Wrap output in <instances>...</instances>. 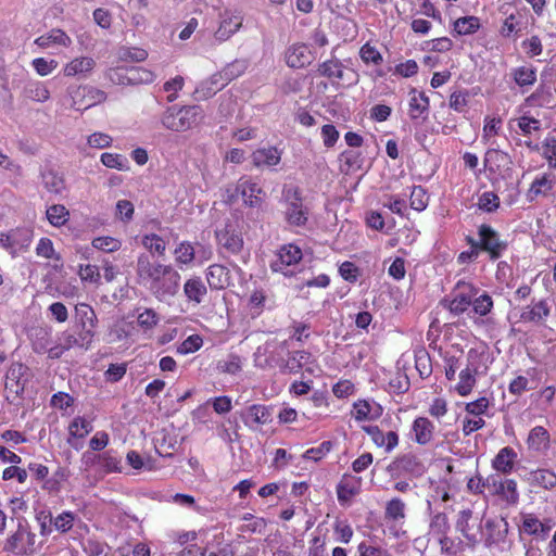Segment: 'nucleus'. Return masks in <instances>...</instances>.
Listing matches in <instances>:
<instances>
[{
  "instance_id": "obj_50",
  "label": "nucleus",
  "mask_w": 556,
  "mask_h": 556,
  "mask_svg": "<svg viewBox=\"0 0 556 556\" xmlns=\"http://www.w3.org/2000/svg\"><path fill=\"white\" fill-rule=\"evenodd\" d=\"M100 161L105 167L111 169L122 172L129 169V161L125 155L119 153L104 152L101 154Z\"/></svg>"
},
{
  "instance_id": "obj_56",
  "label": "nucleus",
  "mask_w": 556,
  "mask_h": 556,
  "mask_svg": "<svg viewBox=\"0 0 556 556\" xmlns=\"http://www.w3.org/2000/svg\"><path fill=\"white\" fill-rule=\"evenodd\" d=\"M333 444L331 441H323L318 446L306 450L302 457L315 463L325 458L332 450Z\"/></svg>"
},
{
  "instance_id": "obj_44",
  "label": "nucleus",
  "mask_w": 556,
  "mask_h": 556,
  "mask_svg": "<svg viewBox=\"0 0 556 556\" xmlns=\"http://www.w3.org/2000/svg\"><path fill=\"white\" fill-rule=\"evenodd\" d=\"M405 503L400 497H393L386 503V520L397 522L405 519Z\"/></svg>"
},
{
  "instance_id": "obj_15",
  "label": "nucleus",
  "mask_w": 556,
  "mask_h": 556,
  "mask_svg": "<svg viewBox=\"0 0 556 556\" xmlns=\"http://www.w3.org/2000/svg\"><path fill=\"white\" fill-rule=\"evenodd\" d=\"M363 479L352 473H344L337 484V498L341 506H349L362 491Z\"/></svg>"
},
{
  "instance_id": "obj_60",
  "label": "nucleus",
  "mask_w": 556,
  "mask_h": 556,
  "mask_svg": "<svg viewBox=\"0 0 556 556\" xmlns=\"http://www.w3.org/2000/svg\"><path fill=\"white\" fill-rule=\"evenodd\" d=\"M542 156L551 169L556 168V137L547 136L542 143Z\"/></svg>"
},
{
  "instance_id": "obj_9",
  "label": "nucleus",
  "mask_w": 556,
  "mask_h": 556,
  "mask_svg": "<svg viewBox=\"0 0 556 556\" xmlns=\"http://www.w3.org/2000/svg\"><path fill=\"white\" fill-rule=\"evenodd\" d=\"M507 126L510 132H515L527 138V140L523 141V144L530 151L536 152L540 150L539 144L534 143L531 139L533 135L542 131V122L539 118L531 116L529 113H525L518 117L510 118Z\"/></svg>"
},
{
  "instance_id": "obj_48",
  "label": "nucleus",
  "mask_w": 556,
  "mask_h": 556,
  "mask_svg": "<svg viewBox=\"0 0 556 556\" xmlns=\"http://www.w3.org/2000/svg\"><path fill=\"white\" fill-rule=\"evenodd\" d=\"M26 97L35 102H46L50 99V91L43 81H31L25 87Z\"/></svg>"
},
{
  "instance_id": "obj_19",
  "label": "nucleus",
  "mask_w": 556,
  "mask_h": 556,
  "mask_svg": "<svg viewBox=\"0 0 556 556\" xmlns=\"http://www.w3.org/2000/svg\"><path fill=\"white\" fill-rule=\"evenodd\" d=\"M75 314L83 329L80 332L83 341L91 342L98 321L92 306L87 303H79L75 306Z\"/></svg>"
},
{
  "instance_id": "obj_20",
  "label": "nucleus",
  "mask_w": 556,
  "mask_h": 556,
  "mask_svg": "<svg viewBox=\"0 0 556 556\" xmlns=\"http://www.w3.org/2000/svg\"><path fill=\"white\" fill-rule=\"evenodd\" d=\"M243 424L253 429L271 421V407L263 404H252L240 413Z\"/></svg>"
},
{
  "instance_id": "obj_17",
  "label": "nucleus",
  "mask_w": 556,
  "mask_h": 556,
  "mask_svg": "<svg viewBox=\"0 0 556 556\" xmlns=\"http://www.w3.org/2000/svg\"><path fill=\"white\" fill-rule=\"evenodd\" d=\"M410 435L413 442L427 446L434 440L435 426L428 417L418 416L412 422Z\"/></svg>"
},
{
  "instance_id": "obj_7",
  "label": "nucleus",
  "mask_w": 556,
  "mask_h": 556,
  "mask_svg": "<svg viewBox=\"0 0 556 556\" xmlns=\"http://www.w3.org/2000/svg\"><path fill=\"white\" fill-rule=\"evenodd\" d=\"M39 545L36 534L27 523L18 522L16 530L10 534L4 543V549L15 555H34Z\"/></svg>"
},
{
  "instance_id": "obj_31",
  "label": "nucleus",
  "mask_w": 556,
  "mask_h": 556,
  "mask_svg": "<svg viewBox=\"0 0 556 556\" xmlns=\"http://www.w3.org/2000/svg\"><path fill=\"white\" fill-rule=\"evenodd\" d=\"M528 448L534 452H545L549 448V433L542 427L536 426L529 432L527 439Z\"/></svg>"
},
{
  "instance_id": "obj_42",
  "label": "nucleus",
  "mask_w": 556,
  "mask_h": 556,
  "mask_svg": "<svg viewBox=\"0 0 556 556\" xmlns=\"http://www.w3.org/2000/svg\"><path fill=\"white\" fill-rule=\"evenodd\" d=\"M47 219L56 228L64 226L70 219V211L63 204H53L46 211Z\"/></svg>"
},
{
  "instance_id": "obj_28",
  "label": "nucleus",
  "mask_w": 556,
  "mask_h": 556,
  "mask_svg": "<svg viewBox=\"0 0 556 556\" xmlns=\"http://www.w3.org/2000/svg\"><path fill=\"white\" fill-rule=\"evenodd\" d=\"M229 269L222 264H213L208 266L206 271V280L212 289L220 290L229 285Z\"/></svg>"
},
{
  "instance_id": "obj_29",
  "label": "nucleus",
  "mask_w": 556,
  "mask_h": 556,
  "mask_svg": "<svg viewBox=\"0 0 556 556\" xmlns=\"http://www.w3.org/2000/svg\"><path fill=\"white\" fill-rule=\"evenodd\" d=\"M409 94V117L412 119L424 118L429 111V98L425 92H418L416 89H413Z\"/></svg>"
},
{
  "instance_id": "obj_51",
  "label": "nucleus",
  "mask_w": 556,
  "mask_h": 556,
  "mask_svg": "<svg viewBox=\"0 0 556 556\" xmlns=\"http://www.w3.org/2000/svg\"><path fill=\"white\" fill-rule=\"evenodd\" d=\"M484 357L485 355L483 352L470 349L467 352V364L465 369H469L473 374L483 375L488 368L484 364Z\"/></svg>"
},
{
  "instance_id": "obj_62",
  "label": "nucleus",
  "mask_w": 556,
  "mask_h": 556,
  "mask_svg": "<svg viewBox=\"0 0 556 556\" xmlns=\"http://www.w3.org/2000/svg\"><path fill=\"white\" fill-rule=\"evenodd\" d=\"M36 521L39 526V533L42 536L50 535L54 530V518L49 510H40L36 514Z\"/></svg>"
},
{
  "instance_id": "obj_64",
  "label": "nucleus",
  "mask_w": 556,
  "mask_h": 556,
  "mask_svg": "<svg viewBox=\"0 0 556 556\" xmlns=\"http://www.w3.org/2000/svg\"><path fill=\"white\" fill-rule=\"evenodd\" d=\"M76 520V514L70 510H65L54 517V530L60 533L68 532Z\"/></svg>"
},
{
  "instance_id": "obj_35",
  "label": "nucleus",
  "mask_w": 556,
  "mask_h": 556,
  "mask_svg": "<svg viewBox=\"0 0 556 556\" xmlns=\"http://www.w3.org/2000/svg\"><path fill=\"white\" fill-rule=\"evenodd\" d=\"M96 66V61L89 56H79L73 59L64 66V75L67 77L77 76L91 72Z\"/></svg>"
},
{
  "instance_id": "obj_45",
  "label": "nucleus",
  "mask_w": 556,
  "mask_h": 556,
  "mask_svg": "<svg viewBox=\"0 0 556 556\" xmlns=\"http://www.w3.org/2000/svg\"><path fill=\"white\" fill-rule=\"evenodd\" d=\"M513 78L520 88L533 86L536 83V70L533 66L516 67Z\"/></svg>"
},
{
  "instance_id": "obj_46",
  "label": "nucleus",
  "mask_w": 556,
  "mask_h": 556,
  "mask_svg": "<svg viewBox=\"0 0 556 556\" xmlns=\"http://www.w3.org/2000/svg\"><path fill=\"white\" fill-rule=\"evenodd\" d=\"M12 238L17 254L18 252L28 250L34 238V232L29 228H15L12 229Z\"/></svg>"
},
{
  "instance_id": "obj_30",
  "label": "nucleus",
  "mask_w": 556,
  "mask_h": 556,
  "mask_svg": "<svg viewBox=\"0 0 556 556\" xmlns=\"http://www.w3.org/2000/svg\"><path fill=\"white\" fill-rule=\"evenodd\" d=\"M35 43L43 49L49 48L52 45H59L68 48L72 45V39L64 30L60 28H53L48 34L36 38Z\"/></svg>"
},
{
  "instance_id": "obj_38",
  "label": "nucleus",
  "mask_w": 556,
  "mask_h": 556,
  "mask_svg": "<svg viewBox=\"0 0 556 556\" xmlns=\"http://www.w3.org/2000/svg\"><path fill=\"white\" fill-rule=\"evenodd\" d=\"M480 27V18L473 15L459 17L453 23V30L459 36L476 34Z\"/></svg>"
},
{
  "instance_id": "obj_47",
  "label": "nucleus",
  "mask_w": 556,
  "mask_h": 556,
  "mask_svg": "<svg viewBox=\"0 0 556 556\" xmlns=\"http://www.w3.org/2000/svg\"><path fill=\"white\" fill-rule=\"evenodd\" d=\"M23 365L18 364L16 367H11L7 374L5 389L14 395H20L24 391V383L20 381Z\"/></svg>"
},
{
  "instance_id": "obj_1",
  "label": "nucleus",
  "mask_w": 556,
  "mask_h": 556,
  "mask_svg": "<svg viewBox=\"0 0 556 556\" xmlns=\"http://www.w3.org/2000/svg\"><path fill=\"white\" fill-rule=\"evenodd\" d=\"M137 281L160 301L177 294L180 288V274L170 264L151 261L147 254H140L136 266Z\"/></svg>"
},
{
  "instance_id": "obj_10",
  "label": "nucleus",
  "mask_w": 556,
  "mask_h": 556,
  "mask_svg": "<svg viewBox=\"0 0 556 556\" xmlns=\"http://www.w3.org/2000/svg\"><path fill=\"white\" fill-rule=\"evenodd\" d=\"M392 476L419 478L426 472V466L419 456L413 452L397 455L388 466Z\"/></svg>"
},
{
  "instance_id": "obj_13",
  "label": "nucleus",
  "mask_w": 556,
  "mask_h": 556,
  "mask_svg": "<svg viewBox=\"0 0 556 556\" xmlns=\"http://www.w3.org/2000/svg\"><path fill=\"white\" fill-rule=\"evenodd\" d=\"M215 237L218 245L229 254L237 255L243 250L242 233L231 224H226L224 228L216 230Z\"/></svg>"
},
{
  "instance_id": "obj_52",
  "label": "nucleus",
  "mask_w": 556,
  "mask_h": 556,
  "mask_svg": "<svg viewBox=\"0 0 556 556\" xmlns=\"http://www.w3.org/2000/svg\"><path fill=\"white\" fill-rule=\"evenodd\" d=\"M92 431V425L84 417H75L68 426V433L76 439H83Z\"/></svg>"
},
{
  "instance_id": "obj_40",
  "label": "nucleus",
  "mask_w": 556,
  "mask_h": 556,
  "mask_svg": "<svg viewBox=\"0 0 556 556\" xmlns=\"http://www.w3.org/2000/svg\"><path fill=\"white\" fill-rule=\"evenodd\" d=\"M68 476L70 472L66 468L59 467L50 478L47 477L41 488L48 493H59Z\"/></svg>"
},
{
  "instance_id": "obj_54",
  "label": "nucleus",
  "mask_w": 556,
  "mask_h": 556,
  "mask_svg": "<svg viewBox=\"0 0 556 556\" xmlns=\"http://www.w3.org/2000/svg\"><path fill=\"white\" fill-rule=\"evenodd\" d=\"M359 58L367 65H380L383 62L382 54L376 46H372L370 42H366L361 47Z\"/></svg>"
},
{
  "instance_id": "obj_14",
  "label": "nucleus",
  "mask_w": 556,
  "mask_h": 556,
  "mask_svg": "<svg viewBox=\"0 0 556 556\" xmlns=\"http://www.w3.org/2000/svg\"><path fill=\"white\" fill-rule=\"evenodd\" d=\"M489 488H492L493 494L497 495L508 505H516L519 501V492L515 479H502L497 476L490 475L488 477Z\"/></svg>"
},
{
  "instance_id": "obj_63",
  "label": "nucleus",
  "mask_w": 556,
  "mask_h": 556,
  "mask_svg": "<svg viewBox=\"0 0 556 556\" xmlns=\"http://www.w3.org/2000/svg\"><path fill=\"white\" fill-rule=\"evenodd\" d=\"M91 244L94 249L104 252H115L122 247V242L118 239L110 236L97 237L92 240Z\"/></svg>"
},
{
  "instance_id": "obj_8",
  "label": "nucleus",
  "mask_w": 556,
  "mask_h": 556,
  "mask_svg": "<svg viewBox=\"0 0 556 556\" xmlns=\"http://www.w3.org/2000/svg\"><path fill=\"white\" fill-rule=\"evenodd\" d=\"M240 195L243 204L251 208H261L266 199V191L251 177L242 176L236 184L235 194L229 197V202Z\"/></svg>"
},
{
  "instance_id": "obj_59",
  "label": "nucleus",
  "mask_w": 556,
  "mask_h": 556,
  "mask_svg": "<svg viewBox=\"0 0 556 556\" xmlns=\"http://www.w3.org/2000/svg\"><path fill=\"white\" fill-rule=\"evenodd\" d=\"M311 358L312 354L307 351H294L291 353L289 359L287 361V368L291 372H298L305 364L309 362Z\"/></svg>"
},
{
  "instance_id": "obj_12",
  "label": "nucleus",
  "mask_w": 556,
  "mask_h": 556,
  "mask_svg": "<svg viewBox=\"0 0 556 556\" xmlns=\"http://www.w3.org/2000/svg\"><path fill=\"white\" fill-rule=\"evenodd\" d=\"M551 315V305L546 299L532 302L521 308L518 321L533 326H545Z\"/></svg>"
},
{
  "instance_id": "obj_43",
  "label": "nucleus",
  "mask_w": 556,
  "mask_h": 556,
  "mask_svg": "<svg viewBox=\"0 0 556 556\" xmlns=\"http://www.w3.org/2000/svg\"><path fill=\"white\" fill-rule=\"evenodd\" d=\"M141 243L152 255L164 256L166 253V242L156 233L143 235Z\"/></svg>"
},
{
  "instance_id": "obj_41",
  "label": "nucleus",
  "mask_w": 556,
  "mask_h": 556,
  "mask_svg": "<svg viewBox=\"0 0 556 556\" xmlns=\"http://www.w3.org/2000/svg\"><path fill=\"white\" fill-rule=\"evenodd\" d=\"M494 306V302L492 296L488 292H482L481 294H477L473 298L472 304H471V312L473 315L479 317H484L489 315Z\"/></svg>"
},
{
  "instance_id": "obj_22",
  "label": "nucleus",
  "mask_w": 556,
  "mask_h": 556,
  "mask_svg": "<svg viewBox=\"0 0 556 556\" xmlns=\"http://www.w3.org/2000/svg\"><path fill=\"white\" fill-rule=\"evenodd\" d=\"M517 459V452L511 446H505L492 459V468L500 473L509 475L514 471Z\"/></svg>"
},
{
  "instance_id": "obj_18",
  "label": "nucleus",
  "mask_w": 556,
  "mask_h": 556,
  "mask_svg": "<svg viewBox=\"0 0 556 556\" xmlns=\"http://www.w3.org/2000/svg\"><path fill=\"white\" fill-rule=\"evenodd\" d=\"M363 431L369 435L372 443L386 453H391L400 442V437L396 431L383 432L377 425L364 426Z\"/></svg>"
},
{
  "instance_id": "obj_11",
  "label": "nucleus",
  "mask_w": 556,
  "mask_h": 556,
  "mask_svg": "<svg viewBox=\"0 0 556 556\" xmlns=\"http://www.w3.org/2000/svg\"><path fill=\"white\" fill-rule=\"evenodd\" d=\"M302 257V250L298 245L293 243L283 244L277 250L275 260L270 263V269L287 276L293 273L290 267L298 265Z\"/></svg>"
},
{
  "instance_id": "obj_3",
  "label": "nucleus",
  "mask_w": 556,
  "mask_h": 556,
  "mask_svg": "<svg viewBox=\"0 0 556 556\" xmlns=\"http://www.w3.org/2000/svg\"><path fill=\"white\" fill-rule=\"evenodd\" d=\"M317 73L326 77L336 89L350 88L359 80L358 73L337 58L320 63Z\"/></svg>"
},
{
  "instance_id": "obj_5",
  "label": "nucleus",
  "mask_w": 556,
  "mask_h": 556,
  "mask_svg": "<svg viewBox=\"0 0 556 556\" xmlns=\"http://www.w3.org/2000/svg\"><path fill=\"white\" fill-rule=\"evenodd\" d=\"M479 291V288L473 282L458 280L450 296L443 300V304L451 314L460 316L469 312L473 298Z\"/></svg>"
},
{
  "instance_id": "obj_61",
  "label": "nucleus",
  "mask_w": 556,
  "mask_h": 556,
  "mask_svg": "<svg viewBox=\"0 0 556 556\" xmlns=\"http://www.w3.org/2000/svg\"><path fill=\"white\" fill-rule=\"evenodd\" d=\"M202 346L203 338L200 334H191L177 346V353L180 355L191 354L199 351Z\"/></svg>"
},
{
  "instance_id": "obj_23",
  "label": "nucleus",
  "mask_w": 556,
  "mask_h": 556,
  "mask_svg": "<svg viewBox=\"0 0 556 556\" xmlns=\"http://www.w3.org/2000/svg\"><path fill=\"white\" fill-rule=\"evenodd\" d=\"M383 408L376 402L358 400L353 404V417L356 421L376 420L381 417Z\"/></svg>"
},
{
  "instance_id": "obj_57",
  "label": "nucleus",
  "mask_w": 556,
  "mask_h": 556,
  "mask_svg": "<svg viewBox=\"0 0 556 556\" xmlns=\"http://www.w3.org/2000/svg\"><path fill=\"white\" fill-rule=\"evenodd\" d=\"M159 321L160 316L153 308H144L143 312L139 313L137 316V324L144 331H150L155 328Z\"/></svg>"
},
{
  "instance_id": "obj_55",
  "label": "nucleus",
  "mask_w": 556,
  "mask_h": 556,
  "mask_svg": "<svg viewBox=\"0 0 556 556\" xmlns=\"http://www.w3.org/2000/svg\"><path fill=\"white\" fill-rule=\"evenodd\" d=\"M428 201L429 197L426 189L421 186H413L409 197L410 207L415 211L421 212L428 206Z\"/></svg>"
},
{
  "instance_id": "obj_25",
  "label": "nucleus",
  "mask_w": 556,
  "mask_h": 556,
  "mask_svg": "<svg viewBox=\"0 0 556 556\" xmlns=\"http://www.w3.org/2000/svg\"><path fill=\"white\" fill-rule=\"evenodd\" d=\"M286 62L292 68H303L312 62V53L305 43L291 46L286 53Z\"/></svg>"
},
{
  "instance_id": "obj_2",
  "label": "nucleus",
  "mask_w": 556,
  "mask_h": 556,
  "mask_svg": "<svg viewBox=\"0 0 556 556\" xmlns=\"http://www.w3.org/2000/svg\"><path fill=\"white\" fill-rule=\"evenodd\" d=\"M203 119L200 105L169 106L162 114V125L172 131L181 132L197 126Z\"/></svg>"
},
{
  "instance_id": "obj_58",
  "label": "nucleus",
  "mask_w": 556,
  "mask_h": 556,
  "mask_svg": "<svg viewBox=\"0 0 556 556\" xmlns=\"http://www.w3.org/2000/svg\"><path fill=\"white\" fill-rule=\"evenodd\" d=\"M521 30L520 15L511 13L503 22L500 33L503 37L510 38Z\"/></svg>"
},
{
  "instance_id": "obj_21",
  "label": "nucleus",
  "mask_w": 556,
  "mask_h": 556,
  "mask_svg": "<svg viewBox=\"0 0 556 556\" xmlns=\"http://www.w3.org/2000/svg\"><path fill=\"white\" fill-rule=\"evenodd\" d=\"M552 530L549 520L542 521L534 514H522L520 531L527 535L545 540Z\"/></svg>"
},
{
  "instance_id": "obj_26",
  "label": "nucleus",
  "mask_w": 556,
  "mask_h": 556,
  "mask_svg": "<svg viewBox=\"0 0 556 556\" xmlns=\"http://www.w3.org/2000/svg\"><path fill=\"white\" fill-rule=\"evenodd\" d=\"M281 152L276 147L260 148L252 153L255 167H271L280 163Z\"/></svg>"
},
{
  "instance_id": "obj_6",
  "label": "nucleus",
  "mask_w": 556,
  "mask_h": 556,
  "mask_svg": "<svg viewBox=\"0 0 556 556\" xmlns=\"http://www.w3.org/2000/svg\"><path fill=\"white\" fill-rule=\"evenodd\" d=\"M479 240L467 236L466 241L469 245L478 247L479 251L488 253L490 260H498L505 250L507 243L501 239L500 233L494 230L490 225L482 224L478 228Z\"/></svg>"
},
{
  "instance_id": "obj_32",
  "label": "nucleus",
  "mask_w": 556,
  "mask_h": 556,
  "mask_svg": "<svg viewBox=\"0 0 556 556\" xmlns=\"http://www.w3.org/2000/svg\"><path fill=\"white\" fill-rule=\"evenodd\" d=\"M553 187V175L545 173L534 178L530 185V188L528 189L527 197L530 201H533L540 195H546L552 191Z\"/></svg>"
},
{
  "instance_id": "obj_37",
  "label": "nucleus",
  "mask_w": 556,
  "mask_h": 556,
  "mask_svg": "<svg viewBox=\"0 0 556 556\" xmlns=\"http://www.w3.org/2000/svg\"><path fill=\"white\" fill-rule=\"evenodd\" d=\"M184 292L189 301L200 304L206 294V287L200 277H192L185 282Z\"/></svg>"
},
{
  "instance_id": "obj_34",
  "label": "nucleus",
  "mask_w": 556,
  "mask_h": 556,
  "mask_svg": "<svg viewBox=\"0 0 556 556\" xmlns=\"http://www.w3.org/2000/svg\"><path fill=\"white\" fill-rule=\"evenodd\" d=\"M119 76L131 85L151 84L155 78V75L152 71L142 66H131L125 68L124 74Z\"/></svg>"
},
{
  "instance_id": "obj_33",
  "label": "nucleus",
  "mask_w": 556,
  "mask_h": 556,
  "mask_svg": "<svg viewBox=\"0 0 556 556\" xmlns=\"http://www.w3.org/2000/svg\"><path fill=\"white\" fill-rule=\"evenodd\" d=\"M450 522L445 513H437L430 521V532L438 538L441 548H444V542H450L447 532Z\"/></svg>"
},
{
  "instance_id": "obj_27",
  "label": "nucleus",
  "mask_w": 556,
  "mask_h": 556,
  "mask_svg": "<svg viewBox=\"0 0 556 556\" xmlns=\"http://www.w3.org/2000/svg\"><path fill=\"white\" fill-rule=\"evenodd\" d=\"M41 182L47 192L52 194H61L66 189L63 174L49 168L40 173Z\"/></svg>"
},
{
  "instance_id": "obj_36",
  "label": "nucleus",
  "mask_w": 556,
  "mask_h": 556,
  "mask_svg": "<svg viewBox=\"0 0 556 556\" xmlns=\"http://www.w3.org/2000/svg\"><path fill=\"white\" fill-rule=\"evenodd\" d=\"M530 484L544 490H552L556 486V473L551 469L539 468L530 472Z\"/></svg>"
},
{
  "instance_id": "obj_4",
  "label": "nucleus",
  "mask_w": 556,
  "mask_h": 556,
  "mask_svg": "<svg viewBox=\"0 0 556 556\" xmlns=\"http://www.w3.org/2000/svg\"><path fill=\"white\" fill-rule=\"evenodd\" d=\"M285 205L283 216L289 226L303 227L308 220L309 210L303 204V197L299 187L285 188L282 191Z\"/></svg>"
},
{
  "instance_id": "obj_49",
  "label": "nucleus",
  "mask_w": 556,
  "mask_h": 556,
  "mask_svg": "<svg viewBox=\"0 0 556 556\" xmlns=\"http://www.w3.org/2000/svg\"><path fill=\"white\" fill-rule=\"evenodd\" d=\"M174 255L179 266L190 265L195 257V248L191 242L182 241L176 247Z\"/></svg>"
},
{
  "instance_id": "obj_16",
  "label": "nucleus",
  "mask_w": 556,
  "mask_h": 556,
  "mask_svg": "<svg viewBox=\"0 0 556 556\" xmlns=\"http://www.w3.org/2000/svg\"><path fill=\"white\" fill-rule=\"evenodd\" d=\"M72 106L75 110L84 111L106 99L104 91L94 87H77L72 93Z\"/></svg>"
},
{
  "instance_id": "obj_39",
  "label": "nucleus",
  "mask_w": 556,
  "mask_h": 556,
  "mask_svg": "<svg viewBox=\"0 0 556 556\" xmlns=\"http://www.w3.org/2000/svg\"><path fill=\"white\" fill-rule=\"evenodd\" d=\"M477 376L479 375L469 369H462L458 375L459 380L454 388L455 392L460 396L469 395L477 384Z\"/></svg>"
},
{
  "instance_id": "obj_53",
  "label": "nucleus",
  "mask_w": 556,
  "mask_h": 556,
  "mask_svg": "<svg viewBox=\"0 0 556 556\" xmlns=\"http://www.w3.org/2000/svg\"><path fill=\"white\" fill-rule=\"evenodd\" d=\"M357 556H393L391 552L376 543L362 541L357 545Z\"/></svg>"
},
{
  "instance_id": "obj_24",
  "label": "nucleus",
  "mask_w": 556,
  "mask_h": 556,
  "mask_svg": "<svg viewBox=\"0 0 556 556\" xmlns=\"http://www.w3.org/2000/svg\"><path fill=\"white\" fill-rule=\"evenodd\" d=\"M242 26V17L239 14H232L226 12L222 16V21L217 30L215 31V39L218 41L228 40L233 34H236Z\"/></svg>"
}]
</instances>
